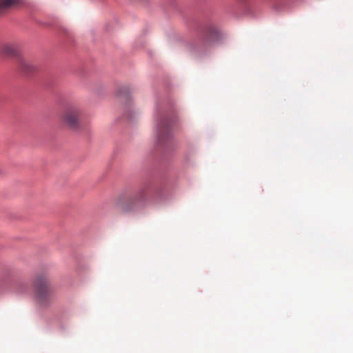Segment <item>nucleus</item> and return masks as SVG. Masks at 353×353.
<instances>
[{
    "label": "nucleus",
    "instance_id": "1",
    "mask_svg": "<svg viewBox=\"0 0 353 353\" xmlns=\"http://www.w3.org/2000/svg\"><path fill=\"white\" fill-rule=\"evenodd\" d=\"M34 298L39 307H49L52 303V293L48 277L44 274H37L32 280Z\"/></svg>",
    "mask_w": 353,
    "mask_h": 353
},
{
    "label": "nucleus",
    "instance_id": "2",
    "mask_svg": "<svg viewBox=\"0 0 353 353\" xmlns=\"http://www.w3.org/2000/svg\"><path fill=\"white\" fill-rule=\"evenodd\" d=\"M145 199V192L140 191L134 196L129 197L126 201L119 198L117 205L123 213H128L135 210L139 204Z\"/></svg>",
    "mask_w": 353,
    "mask_h": 353
},
{
    "label": "nucleus",
    "instance_id": "3",
    "mask_svg": "<svg viewBox=\"0 0 353 353\" xmlns=\"http://www.w3.org/2000/svg\"><path fill=\"white\" fill-rule=\"evenodd\" d=\"M80 117V110L76 106L67 108L62 113V121L71 128L78 126Z\"/></svg>",
    "mask_w": 353,
    "mask_h": 353
},
{
    "label": "nucleus",
    "instance_id": "4",
    "mask_svg": "<svg viewBox=\"0 0 353 353\" xmlns=\"http://www.w3.org/2000/svg\"><path fill=\"white\" fill-rule=\"evenodd\" d=\"M170 132V122L166 117H161L158 121L157 137L160 141H163L169 135Z\"/></svg>",
    "mask_w": 353,
    "mask_h": 353
},
{
    "label": "nucleus",
    "instance_id": "5",
    "mask_svg": "<svg viewBox=\"0 0 353 353\" xmlns=\"http://www.w3.org/2000/svg\"><path fill=\"white\" fill-rule=\"evenodd\" d=\"M0 53L6 57H16L18 54V48L14 43H3L0 46Z\"/></svg>",
    "mask_w": 353,
    "mask_h": 353
},
{
    "label": "nucleus",
    "instance_id": "6",
    "mask_svg": "<svg viewBox=\"0 0 353 353\" xmlns=\"http://www.w3.org/2000/svg\"><path fill=\"white\" fill-rule=\"evenodd\" d=\"M19 70L25 74H29L34 72L37 67L31 61L25 59H20L18 62Z\"/></svg>",
    "mask_w": 353,
    "mask_h": 353
},
{
    "label": "nucleus",
    "instance_id": "7",
    "mask_svg": "<svg viewBox=\"0 0 353 353\" xmlns=\"http://www.w3.org/2000/svg\"><path fill=\"white\" fill-rule=\"evenodd\" d=\"M17 4L18 0H0V16L7 13Z\"/></svg>",
    "mask_w": 353,
    "mask_h": 353
},
{
    "label": "nucleus",
    "instance_id": "8",
    "mask_svg": "<svg viewBox=\"0 0 353 353\" xmlns=\"http://www.w3.org/2000/svg\"><path fill=\"white\" fill-rule=\"evenodd\" d=\"M119 95L121 98H128L129 95V88L127 87L122 88L119 90Z\"/></svg>",
    "mask_w": 353,
    "mask_h": 353
},
{
    "label": "nucleus",
    "instance_id": "9",
    "mask_svg": "<svg viewBox=\"0 0 353 353\" xmlns=\"http://www.w3.org/2000/svg\"><path fill=\"white\" fill-rule=\"evenodd\" d=\"M216 33V31L214 29H210V37L212 36L213 34H214Z\"/></svg>",
    "mask_w": 353,
    "mask_h": 353
},
{
    "label": "nucleus",
    "instance_id": "10",
    "mask_svg": "<svg viewBox=\"0 0 353 353\" xmlns=\"http://www.w3.org/2000/svg\"><path fill=\"white\" fill-rule=\"evenodd\" d=\"M212 41H211V39L210 38H208V42L210 43Z\"/></svg>",
    "mask_w": 353,
    "mask_h": 353
}]
</instances>
